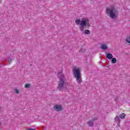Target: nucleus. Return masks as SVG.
<instances>
[{
    "mask_svg": "<svg viewBox=\"0 0 130 130\" xmlns=\"http://www.w3.org/2000/svg\"><path fill=\"white\" fill-rule=\"evenodd\" d=\"M98 120V117H95L92 118L91 120H89V121L87 122L88 125L90 127H93L94 126V124L93 122L95 121V120Z\"/></svg>",
    "mask_w": 130,
    "mask_h": 130,
    "instance_id": "39448f33",
    "label": "nucleus"
},
{
    "mask_svg": "<svg viewBox=\"0 0 130 130\" xmlns=\"http://www.w3.org/2000/svg\"><path fill=\"white\" fill-rule=\"evenodd\" d=\"M12 61H13V59L11 58H8V62L9 63H11V62H12Z\"/></svg>",
    "mask_w": 130,
    "mask_h": 130,
    "instance_id": "f3484780",
    "label": "nucleus"
},
{
    "mask_svg": "<svg viewBox=\"0 0 130 130\" xmlns=\"http://www.w3.org/2000/svg\"><path fill=\"white\" fill-rule=\"evenodd\" d=\"M112 63H116L117 60L115 58H112L111 59Z\"/></svg>",
    "mask_w": 130,
    "mask_h": 130,
    "instance_id": "9b49d317",
    "label": "nucleus"
},
{
    "mask_svg": "<svg viewBox=\"0 0 130 130\" xmlns=\"http://www.w3.org/2000/svg\"><path fill=\"white\" fill-rule=\"evenodd\" d=\"M84 33L86 35H89V34H90V30H89L88 29H86L84 31Z\"/></svg>",
    "mask_w": 130,
    "mask_h": 130,
    "instance_id": "ddd939ff",
    "label": "nucleus"
},
{
    "mask_svg": "<svg viewBox=\"0 0 130 130\" xmlns=\"http://www.w3.org/2000/svg\"><path fill=\"white\" fill-rule=\"evenodd\" d=\"M119 117L120 118H121V119H123L125 118V114L124 113H122L121 114L119 115Z\"/></svg>",
    "mask_w": 130,
    "mask_h": 130,
    "instance_id": "9d476101",
    "label": "nucleus"
},
{
    "mask_svg": "<svg viewBox=\"0 0 130 130\" xmlns=\"http://www.w3.org/2000/svg\"><path fill=\"white\" fill-rule=\"evenodd\" d=\"M106 57L108 59H111L113 57V55L111 53H108L107 54Z\"/></svg>",
    "mask_w": 130,
    "mask_h": 130,
    "instance_id": "6e6552de",
    "label": "nucleus"
},
{
    "mask_svg": "<svg viewBox=\"0 0 130 130\" xmlns=\"http://www.w3.org/2000/svg\"><path fill=\"white\" fill-rule=\"evenodd\" d=\"M30 86H31V84H26L25 85V88H26V89H28V88H30Z\"/></svg>",
    "mask_w": 130,
    "mask_h": 130,
    "instance_id": "4468645a",
    "label": "nucleus"
},
{
    "mask_svg": "<svg viewBox=\"0 0 130 130\" xmlns=\"http://www.w3.org/2000/svg\"><path fill=\"white\" fill-rule=\"evenodd\" d=\"M73 71V75L76 79V82L78 84H81V83H82V78H81V72L80 71V69H76L74 68Z\"/></svg>",
    "mask_w": 130,
    "mask_h": 130,
    "instance_id": "20e7f679",
    "label": "nucleus"
},
{
    "mask_svg": "<svg viewBox=\"0 0 130 130\" xmlns=\"http://www.w3.org/2000/svg\"><path fill=\"white\" fill-rule=\"evenodd\" d=\"M14 92H15V93H16V94H19V89H15L14 90Z\"/></svg>",
    "mask_w": 130,
    "mask_h": 130,
    "instance_id": "dca6fc26",
    "label": "nucleus"
},
{
    "mask_svg": "<svg viewBox=\"0 0 130 130\" xmlns=\"http://www.w3.org/2000/svg\"><path fill=\"white\" fill-rule=\"evenodd\" d=\"M126 42L128 43H130V37H128L127 39H125Z\"/></svg>",
    "mask_w": 130,
    "mask_h": 130,
    "instance_id": "2eb2a0df",
    "label": "nucleus"
},
{
    "mask_svg": "<svg viewBox=\"0 0 130 130\" xmlns=\"http://www.w3.org/2000/svg\"><path fill=\"white\" fill-rule=\"evenodd\" d=\"M115 120L117 125H118V124H119V123H120V120L119 119V117H118V116H116L115 118Z\"/></svg>",
    "mask_w": 130,
    "mask_h": 130,
    "instance_id": "1a4fd4ad",
    "label": "nucleus"
},
{
    "mask_svg": "<svg viewBox=\"0 0 130 130\" xmlns=\"http://www.w3.org/2000/svg\"><path fill=\"white\" fill-rule=\"evenodd\" d=\"M101 48L103 50H106V49H108V47H107V45L105 44H102L101 45Z\"/></svg>",
    "mask_w": 130,
    "mask_h": 130,
    "instance_id": "0eeeda50",
    "label": "nucleus"
},
{
    "mask_svg": "<svg viewBox=\"0 0 130 130\" xmlns=\"http://www.w3.org/2000/svg\"><path fill=\"white\" fill-rule=\"evenodd\" d=\"M0 125H2V123L0 122Z\"/></svg>",
    "mask_w": 130,
    "mask_h": 130,
    "instance_id": "a211bd4d",
    "label": "nucleus"
},
{
    "mask_svg": "<svg viewBox=\"0 0 130 130\" xmlns=\"http://www.w3.org/2000/svg\"><path fill=\"white\" fill-rule=\"evenodd\" d=\"M58 77H59V81H58V84L57 87V89L58 91H62L64 90V85L66 84L64 79H66V77L62 72H59L58 73Z\"/></svg>",
    "mask_w": 130,
    "mask_h": 130,
    "instance_id": "7ed1b4c3",
    "label": "nucleus"
},
{
    "mask_svg": "<svg viewBox=\"0 0 130 130\" xmlns=\"http://www.w3.org/2000/svg\"><path fill=\"white\" fill-rule=\"evenodd\" d=\"M106 13L113 20L117 19V17H118V10L114 6L107 7L106 9Z\"/></svg>",
    "mask_w": 130,
    "mask_h": 130,
    "instance_id": "f03ea898",
    "label": "nucleus"
},
{
    "mask_svg": "<svg viewBox=\"0 0 130 130\" xmlns=\"http://www.w3.org/2000/svg\"><path fill=\"white\" fill-rule=\"evenodd\" d=\"M86 52V50L83 48H81V50H80V53H84Z\"/></svg>",
    "mask_w": 130,
    "mask_h": 130,
    "instance_id": "f8f14e48",
    "label": "nucleus"
},
{
    "mask_svg": "<svg viewBox=\"0 0 130 130\" xmlns=\"http://www.w3.org/2000/svg\"><path fill=\"white\" fill-rule=\"evenodd\" d=\"M76 25H80V31L83 32L84 29H89L91 27V23L89 21L88 18H82V20L80 19H77L75 21Z\"/></svg>",
    "mask_w": 130,
    "mask_h": 130,
    "instance_id": "f257e3e1",
    "label": "nucleus"
},
{
    "mask_svg": "<svg viewBox=\"0 0 130 130\" xmlns=\"http://www.w3.org/2000/svg\"><path fill=\"white\" fill-rule=\"evenodd\" d=\"M54 109H55L57 111H60V110L62 109V108L61 107V106L56 105L54 107Z\"/></svg>",
    "mask_w": 130,
    "mask_h": 130,
    "instance_id": "423d86ee",
    "label": "nucleus"
}]
</instances>
